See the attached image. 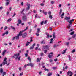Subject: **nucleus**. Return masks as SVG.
I'll return each mask as SVG.
<instances>
[{
	"mask_svg": "<svg viewBox=\"0 0 76 76\" xmlns=\"http://www.w3.org/2000/svg\"><path fill=\"white\" fill-rule=\"evenodd\" d=\"M35 13H37V11H35V10H34L33 11Z\"/></svg>",
	"mask_w": 76,
	"mask_h": 76,
	"instance_id": "nucleus-63",
	"label": "nucleus"
},
{
	"mask_svg": "<svg viewBox=\"0 0 76 76\" xmlns=\"http://www.w3.org/2000/svg\"><path fill=\"white\" fill-rule=\"evenodd\" d=\"M45 71H47V72H48L49 70L48 69L45 68L44 69Z\"/></svg>",
	"mask_w": 76,
	"mask_h": 76,
	"instance_id": "nucleus-32",
	"label": "nucleus"
},
{
	"mask_svg": "<svg viewBox=\"0 0 76 76\" xmlns=\"http://www.w3.org/2000/svg\"><path fill=\"white\" fill-rule=\"evenodd\" d=\"M27 6H28V7L27 8V10H29L30 8V4H27Z\"/></svg>",
	"mask_w": 76,
	"mask_h": 76,
	"instance_id": "nucleus-9",
	"label": "nucleus"
},
{
	"mask_svg": "<svg viewBox=\"0 0 76 76\" xmlns=\"http://www.w3.org/2000/svg\"><path fill=\"white\" fill-rule=\"evenodd\" d=\"M28 29V27H26L24 30H23V32H24L25 31H26V30H27V29Z\"/></svg>",
	"mask_w": 76,
	"mask_h": 76,
	"instance_id": "nucleus-30",
	"label": "nucleus"
},
{
	"mask_svg": "<svg viewBox=\"0 0 76 76\" xmlns=\"http://www.w3.org/2000/svg\"><path fill=\"white\" fill-rule=\"evenodd\" d=\"M19 53H18V54H14V56H13V57H14V58H15V59H16V60H17V59H18V61H19L21 57L20 56L19 57Z\"/></svg>",
	"mask_w": 76,
	"mask_h": 76,
	"instance_id": "nucleus-2",
	"label": "nucleus"
},
{
	"mask_svg": "<svg viewBox=\"0 0 76 76\" xmlns=\"http://www.w3.org/2000/svg\"><path fill=\"white\" fill-rule=\"evenodd\" d=\"M49 18L51 19L53 18V16H52V15H49Z\"/></svg>",
	"mask_w": 76,
	"mask_h": 76,
	"instance_id": "nucleus-21",
	"label": "nucleus"
},
{
	"mask_svg": "<svg viewBox=\"0 0 76 76\" xmlns=\"http://www.w3.org/2000/svg\"><path fill=\"white\" fill-rule=\"evenodd\" d=\"M19 34L17 36L15 37V39H19Z\"/></svg>",
	"mask_w": 76,
	"mask_h": 76,
	"instance_id": "nucleus-13",
	"label": "nucleus"
},
{
	"mask_svg": "<svg viewBox=\"0 0 76 76\" xmlns=\"http://www.w3.org/2000/svg\"><path fill=\"white\" fill-rule=\"evenodd\" d=\"M68 69V66H66L65 67V69Z\"/></svg>",
	"mask_w": 76,
	"mask_h": 76,
	"instance_id": "nucleus-61",
	"label": "nucleus"
},
{
	"mask_svg": "<svg viewBox=\"0 0 76 76\" xmlns=\"http://www.w3.org/2000/svg\"><path fill=\"white\" fill-rule=\"evenodd\" d=\"M33 48H34V47L33 46L31 47L30 48V50H32L33 49Z\"/></svg>",
	"mask_w": 76,
	"mask_h": 76,
	"instance_id": "nucleus-36",
	"label": "nucleus"
},
{
	"mask_svg": "<svg viewBox=\"0 0 76 76\" xmlns=\"http://www.w3.org/2000/svg\"><path fill=\"white\" fill-rule=\"evenodd\" d=\"M6 6H8L9 4V3H10V0H6Z\"/></svg>",
	"mask_w": 76,
	"mask_h": 76,
	"instance_id": "nucleus-8",
	"label": "nucleus"
},
{
	"mask_svg": "<svg viewBox=\"0 0 76 76\" xmlns=\"http://www.w3.org/2000/svg\"><path fill=\"white\" fill-rule=\"evenodd\" d=\"M41 6H44V4H40Z\"/></svg>",
	"mask_w": 76,
	"mask_h": 76,
	"instance_id": "nucleus-46",
	"label": "nucleus"
},
{
	"mask_svg": "<svg viewBox=\"0 0 76 76\" xmlns=\"http://www.w3.org/2000/svg\"><path fill=\"white\" fill-rule=\"evenodd\" d=\"M74 32H75L74 31L72 32L71 33H70V35H73V34H74Z\"/></svg>",
	"mask_w": 76,
	"mask_h": 76,
	"instance_id": "nucleus-27",
	"label": "nucleus"
},
{
	"mask_svg": "<svg viewBox=\"0 0 76 76\" xmlns=\"http://www.w3.org/2000/svg\"><path fill=\"white\" fill-rule=\"evenodd\" d=\"M53 56V55H51L50 54L48 55V57L49 58H51V57Z\"/></svg>",
	"mask_w": 76,
	"mask_h": 76,
	"instance_id": "nucleus-24",
	"label": "nucleus"
},
{
	"mask_svg": "<svg viewBox=\"0 0 76 76\" xmlns=\"http://www.w3.org/2000/svg\"><path fill=\"white\" fill-rule=\"evenodd\" d=\"M45 42L43 40L41 42V44H45Z\"/></svg>",
	"mask_w": 76,
	"mask_h": 76,
	"instance_id": "nucleus-25",
	"label": "nucleus"
},
{
	"mask_svg": "<svg viewBox=\"0 0 76 76\" xmlns=\"http://www.w3.org/2000/svg\"><path fill=\"white\" fill-rule=\"evenodd\" d=\"M49 30L50 31H52V28L51 27H50L49 28Z\"/></svg>",
	"mask_w": 76,
	"mask_h": 76,
	"instance_id": "nucleus-50",
	"label": "nucleus"
},
{
	"mask_svg": "<svg viewBox=\"0 0 76 76\" xmlns=\"http://www.w3.org/2000/svg\"><path fill=\"white\" fill-rule=\"evenodd\" d=\"M69 27H68V28H70V24H69Z\"/></svg>",
	"mask_w": 76,
	"mask_h": 76,
	"instance_id": "nucleus-64",
	"label": "nucleus"
},
{
	"mask_svg": "<svg viewBox=\"0 0 76 76\" xmlns=\"http://www.w3.org/2000/svg\"><path fill=\"white\" fill-rule=\"evenodd\" d=\"M22 20H23V21H26L27 18H26V15H24L22 16Z\"/></svg>",
	"mask_w": 76,
	"mask_h": 76,
	"instance_id": "nucleus-4",
	"label": "nucleus"
},
{
	"mask_svg": "<svg viewBox=\"0 0 76 76\" xmlns=\"http://www.w3.org/2000/svg\"><path fill=\"white\" fill-rule=\"evenodd\" d=\"M43 23H44V21H42L41 23V25H42Z\"/></svg>",
	"mask_w": 76,
	"mask_h": 76,
	"instance_id": "nucleus-40",
	"label": "nucleus"
},
{
	"mask_svg": "<svg viewBox=\"0 0 76 76\" xmlns=\"http://www.w3.org/2000/svg\"><path fill=\"white\" fill-rule=\"evenodd\" d=\"M48 14L49 15H51V12H50V11H49L48 12Z\"/></svg>",
	"mask_w": 76,
	"mask_h": 76,
	"instance_id": "nucleus-35",
	"label": "nucleus"
},
{
	"mask_svg": "<svg viewBox=\"0 0 76 76\" xmlns=\"http://www.w3.org/2000/svg\"><path fill=\"white\" fill-rule=\"evenodd\" d=\"M10 12V11H8L7 12V15H8L9 14V12Z\"/></svg>",
	"mask_w": 76,
	"mask_h": 76,
	"instance_id": "nucleus-58",
	"label": "nucleus"
},
{
	"mask_svg": "<svg viewBox=\"0 0 76 76\" xmlns=\"http://www.w3.org/2000/svg\"><path fill=\"white\" fill-rule=\"evenodd\" d=\"M7 51V50H4V51H3L2 53V56H4V54L6 53V52Z\"/></svg>",
	"mask_w": 76,
	"mask_h": 76,
	"instance_id": "nucleus-10",
	"label": "nucleus"
},
{
	"mask_svg": "<svg viewBox=\"0 0 76 76\" xmlns=\"http://www.w3.org/2000/svg\"><path fill=\"white\" fill-rule=\"evenodd\" d=\"M52 73H51V72H50L48 73L47 74V76H51L52 75Z\"/></svg>",
	"mask_w": 76,
	"mask_h": 76,
	"instance_id": "nucleus-14",
	"label": "nucleus"
},
{
	"mask_svg": "<svg viewBox=\"0 0 76 76\" xmlns=\"http://www.w3.org/2000/svg\"><path fill=\"white\" fill-rule=\"evenodd\" d=\"M68 58H69V60L71 61V59H72V58H70V55L68 56Z\"/></svg>",
	"mask_w": 76,
	"mask_h": 76,
	"instance_id": "nucleus-23",
	"label": "nucleus"
},
{
	"mask_svg": "<svg viewBox=\"0 0 76 76\" xmlns=\"http://www.w3.org/2000/svg\"><path fill=\"white\" fill-rule=\"evenodd\" d=\"M11 20H12V19L10 18L8 20L7 22H10Z\"/></svg>",
	"mask_w": 76,
	"mask_h": 76,
	"instance_id": "nucleus-34",
	"label": "nucleus"
},
{
	"mask_svg": "<svg viewBox=\"0 0 76 76\" xmlns=\"http://www.w3.org/2000/svg\"><path fill=\"white\" fill-rule=\"evenodd\" d=\"M75 49H73L72 50V53H75Z\"/></svg>",
	"mask_w": 76,
	"mask_h": 76,
	"instance_id": "nucleus-42",
	"label": "nucleus"
},
{
	"mask_svg": "<svg viewBox=\"0 0 76 76\" xmlns=\"http://www.w3.org/2000/svg\"><path fill=\"white\" fill-rule=\"evenodd\" d=\"M28 59L30 61V62H31V58L28 57Z\"/></svg>",
	"mask_w": 76,
	"mask_h": 76,
	"instance_id": "nucleus-29",
	"label": "nucleus"
},
{
	"mask_svg": "<svg viewBox=\"0 0 76 76\" xmlns=\"http://www.w3.org/2000/svg\"><path fill=\"white\" fill-rule=\"evenodd\" d=\"M11 27L12 29H13V31H15V27L13 26H12Z\"/></svg>",
	"mask_w": 76,
	"mask_h": 76,
	"instance_id": "nucleus-19",
	"label": "nucleus"
},
{
	"mask_svg": "<svg viewBox=\"0 0 76 76\" xmlns=\"http://www.w3.org/2000/svg\"><path fill=\"white\" fill-rule=\"evenodd\" d=\"M36 35L37 36H39V34H38V33H36Z\"/></svg>",
	"mask_w": 76,
	"mask_h": 76,
	"instance_id": "nucleus-51",
	"label": "nucleus"
},
{
	"mask_svg": "<svg viewBox=\"0 0 76 76\" xmlns=\"http://www.w3.org/2000/svg\"><path fill=\"white\" fill-rule=\"evenodd\" d=\"M51 3L52 4H54V1H51Z\"/></svg>",
	"mask_w": 76,
	"mask_h": 76,
	"instance_id": "nucleus-41",
	"label": "nucleus"
},
{
	"mask_svg": "<svg viewBox=\"0 0 76 76\" xmlns=\"http://www.w3.org/2000/svg\"><path fill=\"white\" fill-rule=\"evenodd\" d=\"M18 23H20V24L22 23V21H21V20H20V19H19L18 20Z\"/></svg>",
	"mask_w": 76,
	"mask_h": 76,
	"instance_id": "nucleus-18",
	"label": "nucleus"
},
{
	"mask_svg": "<svg viewBox=\"0 0 76 76\" xmlns=\"http://www.w3.org/2000/svg\"><path fill=\"white\" fill-rule=\"evenodd\" d=\"M6 72H3V76H4V75H6Z\"/></svg>",
	"mask_w": 76,
	"mask_h": 76,
	"instance_id": "nucleus-28",
	"label": "nucleus"
},
{
	"mask_svg": "<svg viewBox=\"0 0 76 76\" xmlns=\"http://www.w3.org/2000/svg\"><path fill=\"white\" fill-rule=\"evenodd\" d=\"M16 16V14L15 13L12 16V17H14Z\"/></svg>",
	"mask_w": 76,
	"mask_h": 76,
	"instance_id": "nucleus-59",
	"label": "nucleus"
},
{
	"mask_svg": "<svg viewBox=\"0 0 76 76\" xmlns=\"http://www.w3.org/2000/svg\"><path fill=\"white\" fill-rule=\"evenodd\" d=\"M15 37H13L12 38V41H14V40H15Z\"/></svg>",
	"mask_w": 76,
	"mask_h": 76,
	"instance_id": "nucleus-48",
	"label": "nucleus"
},
{
	"mask_svg": "<svg viewBox=\"0 0 76 76\" xmlns=\"http://www.w3.org/2000/svg\"><path fill=\"white\" fill-rule=\"evenodd\" d=\"M47 45H45L44 46V48L45 49H47Z\"/></svg>",
	"mask_w": 76,
	"mask_h": 76,
	"instance_id": "nucleus-33",
	"label": "nucleus"
},
{
	"mask_svg": "<svg viewBox=\"0 0 76 76\" xmlns=\"http://www.w3.org/2000/svg\"><path fill=\"white\" fill-rule=\"evenodd\" d=\"M66 45H69V42H67L66 43Z\"/></svg>",
	"mask_w": 76,
	"mask_h": 76,
	"instance_id": "nucleus-49",
	"label": "nucleus"
},
{
	"mask_svg": "<svg viewBox=\"0 0 76 76\" xmlns=\"http://www.w3.org/2000/svg\"><path fill=\"white\" fill-rule=\"evenodd\" d=\"M54 24H55V25H56L57 21H55L54 22Z\"/></svg>",
	"mask_w": 76,
	"mask_h": 76,
	"instance_id": "nucleus-56",
	"label": "nucleus"
},
{
	"mask_svg": "<svg viewBox=\"0 0 76 76\" xmlns=\"http://www.w3.org/2000/svg\"><path fill=\"white\" fill-rule=\"evenodd\" d=\"M35 46V43H34V44H33L32 46H33V47H34V46Z\"/></svg>",
	"mask_w": 76,
	"mask_h": 76,
	"instance_id": "nucleus-44",
	"label": "nucleus"
},
{
	"mask_svg": "<svg viewBox=\"0 0 76 76\" xmlns=\"http://www.w3.org/2000/svg\"><path fill=\"white\" fill-rule=\"evenodd\" d=\"M37 62H40V60L39 58H38L37 60Z\"/></svg>",
	"mask_w": 76,
	"mask_h": 76,
	"instance_id": "nucleus-31",
	"label": "nucleus"
},
{
	"mask_svg": "<svg viewBox=\"0 0 76 76\" xmlns=\"http://www.w3.org/2000/svg\"><path fill=\"white\" fill-rule=\"evenodd\" d=\"M46 53H47V50H44V53H45V54H46Z\"/></svg>",
	"mask_w": 76,
	"mask_h": 76,
	"instance_id": "nucleus-55",
	"label": "nucleus"
},
{
	"mask_svg": "<svg viewBox=\"0 0 76 76\" xmlns=\"http://www.w3.org/2000/svg\"><path fill=\"white\" fill-rule=\"evenodd\" d=\"M42 73V72L41 71H40L39 72V75H41Z\"/></svg>",
	"mask_w": 76,
	"mask_h": 76,
	"instance_id": "nucleus-45",
	"label": "nucleus"
},
{
	"mask_svg": "<svg viewBox=\"0 0 76 76\" xmlns=\"http://www.w3.org/2000/svg\"><path fill=\"white\" fill-rule=\"evenodd\" d=\"M0 72L1 73H3V69H0Z\"/></svg>",
	"mask_w": 76,
	"mask_h": 76,
	"instance_id": "nucleus-39",
	"label": "nucleus"
},
{
	"mask_svg": "<svg viewBox=\"0 0 76 76\" xmlns=\"http://www.w3.org/2000/svg\"><path fill=\"white\" fill-rule=\"evenodd\" d=\"M26 35H27V33H25L23 34L22 37L23 38H25L26 37Z\"/></svg>",
	"mask_w": 76,
	"mask_h": 76,
	"instance_id": "nucleus-7",
	"label": "nucleus"
},
{
	"mask_svg": "<svg viewBox=\"0 0 76 76\" xmlns=\"http://www.w3.org/2000/svg\"><path fill=\"white\" fill-rule=\"evenodd\" d=\"M6 35H7L8 34H9V32H8V31H7L5 33Z\"/></svg>",
	"mask_w": 76,
	"mask_h": 76,
	"instance_id": "nucleus-38",
	"label": "nucleus"
},
{
	"mask_svg": "<svg viewBox=\"0 0 76 76\" xmlns=\"http://www.w3.org/2000/svg\"><path fill=\"white\" fill-rule=\"evenodd\" d=\"M23 75V73H21L20 75V76H22Z\"/></svg>",
	"mask_w": 76,
	"mask_h": 76,
	"instance_id": "nucleus-43",
	"label": "nucleus"
},
{
	"mask_svg": "<svg viewBox=\"0 0 76 76\" xmlns=\"http://www.w3.org/2000/svg\"><path fill=\"white\" fill-rule=\"evenodd\" d=\"M50 62L51 63V62H52V61H53V60H52V59H50Z\"/></svg>",
	"mask_w": 76,
	"mask_h": 76,
	"instance_id": "nucleus-62",
	"label": "nucleus"
},
{
	"mask_svg": "<svg viewBox=\"0 0 76 76\" xmlns=\"http://www.w3.org/2000/svg\"><path fill=\"white\" fill-rule=\"evenodd\" d=\"M22 32L23 31H20L19 33V36H22Z\"/></svg>",
	"mask_w": 76,
	"mask_h": 76,
	"instance_id": "nucleus-15",
	"label": "nucleus"
},
{
	"mask_svg": "<svg viewBox=\"0 0 76 76\" xmlns=\"http://www.w3.org/2000/svg\"><path fill=\"white\" fill-rule=\"evenodd\" d=\"M70 19V17H66L65 19L66 20H67L68 22H69V23H70V25H73V22L75 20V19H72V20H71L69 21V20Z\"/></svg>",
	"mask_w": 76,
	"mask_h": 76,
	"instance_id": "nucleus-1",
	"label": "nucleus"
},
{
	"mask_svg": "<svg viewBox=\"0 0 76 76\" xmlns=\"http://www.w3.org/2000/svg\"><path fill=\"white\" fill-rule=\"evenodd\" d=\"M69 74H70V75H73V73L70 71H69L67 72V75L69 76Z\"/></svg>",
	"mask_w": 76,
	"mask_h": 76,
	"instance_id": "nucleus-6",
	"label": "nucleus"
},
{
	"mask_svg": "<svg viewBox=\"0 0 76 76\" xmlns=\"http://www.w3.org/2000/svg\"><path fill=\"white\" fill-rule=\"evenodd\" d=\"M28 24H29V25H31V22H28Z\"/></svg>",
	"mask_w": 76,
	"mask_h": 76,
	"instance_id": "nucleus-47",
	"label": "nucleus"
},
{
	"mask_svg": "<svg viewBox=\"0 0 76 76\" xmlns=\"http://www.w3.org/2000/svg\"><path fill=\"white\" fill-rule=\"evenodd\" d=\"M62 13V10H60V12H59V16H60L61 18L62 19V18H63V16H64V13L63 12L62 14H61Z\"/></svg>",
	"mask_w": 76,
	"mask_h": 76,
	"instance_id": "nucleus-3",
	"label": "nucleus"
},
{
	"mask_svg": "<svg viewBox=\"0 0 76 76\" xmlns=\"http://www.w3.org/2000/svg\"><path fill=\"white\" fill-rule=\"evenodd\" d=\"M75 37H76V34H75L72 36V38H75Z\"/></svg>",
	"mask_w": 76,
	"mask_h": 76,
	"instance_id": "nucleus-22",
	"label": "nucleus"
},
{
	"mask_svg": "<svg viewBox=\"0 0 76 76\" xmlns=\"http://www.w3.org/2000/svg\"><path fill=\"white\" fill-rule=\"evenodd\" d=\"M43 13L45 14V15H47V12H44V11H43Z\"/></svg>",
	"mask_w": 76,
	"mask_h": 76,
	"instance_id": "nucleus-20",
	"label": "nucleus"
},
{
	"mask_svg": "<svg viewBox=\"0 0 76 76\" xmlns=\"http://www.w3.org/2000/svg\"><path fill=\"white\" fill-rule=\"evenodd\" d=\"M7 60V58H6V57H5L4 58V61H6Z\"/></svg>",
	"mask_w": 76,
	"mask_h": 76,
	"instance_id": "nucleus-37",
	"label": "nucleus"
},
{
	"mask_svg": "<svg viewBox=\"0 0 76 76\" xmlns=\"http://www.w3.org/2000/svg\"><path fill=\"white\" fill-rule=\"evenodd\" d=\"M7 61H4L2 63L3 65H5V64H7Z\"/></svg>",
	"mask_w": 76,
	"mask_h": 76,
	"instance_id": "nucleus-12",
	"label": "nucleus"
},
{
	"mask_svg": "<svg viewBox=\"0 0 76 76\" xmlns=\"http://www.w3.org/2000/svg\"><path fill=\"white\" fill-rule=\"evenodd\" d=\"M66 50H64L62 53V54H65V53H66Z\"/></svg>",
	"mask_w": 76,
	"mask_h": 76,
	"instance_id": "nucleus-17",
	"label": "nucleus"
},
{
	"mask_svg": "<svg viewBox=\"0 0 76 76\" xmlns=\"http://www.w3.org/2000/svg\"><path fill=\"white\" fill-rule=\"evenodd\" d=\"M7 26L5 27V28H4V30H6V29H7Z\"/></svg>",
	"mask_w": 76,
	"mask_h": 76,
	"instance_id": "nucleus-53",
	"label": "nucleus"
},
{
	"mask_svg": "<svg viewBox=\"0 0 76 76\" xmlns=\"http://www.w3.org/2000/svg\"><path fill=\"white\" fill-rule=\"evenodd\" d=\"M25 56L26 57H27L28 56V53H26L25 54Z\"/></svg>",
	"mask_w": 76,
	"mask_h": 76,
	"instance_id": "nucleus-54",
	"label": "nucleus"
},
{
	"mask_svg": "<svg viewBox=\"0 0 76 76\" xmlns=\"http://www.w3.org/2000/svg\"><path fill=\"white\" fill-rule=\"evenodd\" d=\"M3 9V7H0V10H2Z\"/></svg>",
	"mask_w": 76,
	"mask_h": 76,
	"instance_id": "nucleus-60",
	"label": "nucleus"
},
{
	"mask_svg": "<svg viewBox=\"0 0 76 76\" xmlns=\"http://www.w3.org/2000/svg\"><path fill=\"white\" fill-rule=\"evenodd\" d=\"M47 22V20H46L44 22V24H46Z\"/></svg>",
	"mask_w": 76,
	"mask_h": 76,
	"instance_id": "nucleus-52",
	"label": "nucleus"
},
{
	"mask_svg": "<svg viewBox=\"0 0 76 76\" xmlns=\"http://www.w3.org/2000/svg\"><path fill=\"white\" fill-rule=\"evenodd\" d=\"M27 66H31V67H34V64L32 63H30L28 64H27Z\"/></svg>",
	"mask_w": 76,
	"mask_h": 76,
	"instance_id": "nucleus-5",
	"label": "nucleus"
},
{
	"mask_svg": "<svg viewBox=\"0 0 76 76\" xmlns=\"http://www.w3.org/2000/svg\"><path fill=\"white\" fill-rule=\"evenodd\" d=\"M37 33H39L40 32V28H38L37 29Z\"/></svg>",
	"mask_w": 76,
	"mask_h": 76,
	"instance_id": "nucleus-11",
	"label": "nucleus"
},
{
	"mask_svg": "<svg viewBox=\"0 0 76 76\" xmlns=\"http://www.w3.org/2000/svg\"><path fill=\"white\" fill-rule=\"evenodd\" d=\"M27 43H26V47H27V46H28L29 44V43H30V42H27Z\"/></svg>",
	"mask_w": 76,
	"mask_h": 76,
	"instance_id": "nucleus-16",
	"label": "nucleus"
},
{
	"mask_svg": "<svg viewBox=\"0 0 76 76\" xmlns=\"http://www.w3.org/2000/svg\"><path fill=\"white\" fill-rule=\"evenodd\" d=\"M53 36L54 38H56V37H55V33H53Z\"/></svg>",
	"mask_w": 76,
	"mask_h": 76,
	"instance_id": "nucleus-26",
	"label": "nucleus"
},
{
	"mask_svg": "<svg viewBox=\"0 0 76 76\" xmlns=\"http://www.w3.org/2000/svg\"><path fill=\"white\" fill-rule=\"evenodd\" d=\"M32 29H30L29 31V33H31V32H32Z\"/></svg>",
	"mask_w": 76,
	"mask_h": 76,
	"instance_id": "nucleus-57",
	"label": "nucleus"
}]
</instances>
